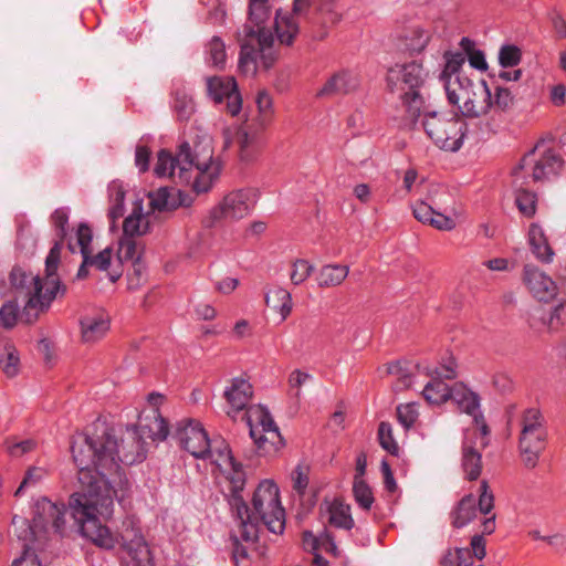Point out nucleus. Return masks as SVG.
<instances>
[{
	"mask_svg": "<svg viewBox=\"0 0 566 566\" xmlns=\"http://www.w3.org/2000/svg\"><path fill=\"white\" fill-rule=\"evenodd\" d=\"M61 258V244L54 243L45 260V277L28 273L21 266H14L9 275L11 286L20 290L29 297L25 308L44 310L55 298L60 287L56 275Z\"/></svg>",
	"mask_w": 566,
	"mask_h": 566,
	"instance_id": "5",
	"label": "nucleus"
},
{
	"mask_svg": "<svg viewBox=\"0 0 566 566\" xmlns=\"http://www.w3.org/2000/svg\"><path fill=\"white\" fill-rule=\"evenodd\" d=\"M378 441L380 447L392 455H398L399 446L394 438L392 427L389 422L381 421L378 426Z\"/></svg>",
	"mask_w": 566,
	"mask_h": 566,
	"instance_id": "47",
	"label": "nucleus"
},
{
	"mask_svg": "<svg viewBox=\"0 0 566 566\" xmlns=\"http://www.w3.org/2000/svg\"><path fill=\"white\" fill-rule=\"evenodd\" d=\"M465 61V56L463 53H447L446 54V66L443 70V74H457L460 67L463 65Z\"/></svg>",
	"mask_w": 566,
	"mask_h": 566,
	"instance_id": "63",
	"label": "nucleus"
},
{
	"mask_svg": "<svg viewBox=\"0 0 566 566\" xmlns=\"http://www.w3.org/2000/svg\"><path fill=\"white\" fill-rule=\"evenodd\" d=\"M340 17L333 0L324 1L311 18L312 24L318 27V30L314 31L313 36L317 40L325 39L327 30L338 23Z\"/></svg>",
	"mask_w": 566,
	"mask_h": 566,
	"instance_id": "23",
	"label": "nucleus"
},
{
	"mask_svg": "<svg viewBox=\"0 0 566 566\" xmlns=\"http://www.w3.org/2000/svg\"><path fill=\"white\" fill-rule=\"evenodd\" d=\"M272 45L269 46H262L261 44L254 43V50H255V65L258 66V59L260 57V63L264 70H269L272 67L275 61L274 53L272 52Z\"/></svg>",
	"mask_w": 566,
	"mask_h": 566,
	"instance_id": "60",
	"label": "nucleus"
},
{
	"mask_svg": "<svg viewBox=\"0 0 566 566\" xmlns=\"http://www.w3.org/2000/svg\"><path fill=\"white\" fill-rule=\"evenodd\" d=\"M3 356L0 357L2 370L8 377H14L19 373L20 357L12 344H6Z\"/></svg>",
	"mask_w": 566,
	"mask_h": 566,
	"instance_id": "45",
	"label": "nucleus"
},
{
	"mask_svg": "<svg viewBox=\"0 0 566 566\" xmlns=\"http://www.w3.org/2000/svg\"><path fill=\"white\" fill-rule=\"evenodd\" d=\"M258 115L252 119L259 123L261 128H268L273 119V101L270 94L261 91L256 96Z\"/></svg>",
	"mask_w": 566,
	"mask_h": 566,
	"instance_id": "38",
	"label": "nucleus"
},
{
	"mask_svg": "<svg viewBox=\"0 0 566 566\" xmlns=\"http://www.w3.org/2000/svg\"><path fill=\"white\" fill-rule=\"evenodd\" d=\"M418 418V410L416 403L399 405L397 407V419L405 429L413 426Z\"/></svg>",
	"mask_w": 566,
	"mask_h": 566,
	"instance_id": "54",
	"label": "nucleus"
},
{
	"mask_svg": "<svg viewBox=\"0 0 566 566\" xmlns=\"http://www.w3.org/2000/svg\"><path fill=\"white\" fill-rule=\"evenodd\" d=\"M148 231V219L143 213L133 212L123 223V237L134 238Z\"/></svg>",
	"mask_w": 566,
	"mask_h": 566,
	"instance_id": "41",
	"label": "nucleus"
},
{
	"mask_svg": "<svg viewBox=\"0 0 566 566\" xmlns=\"http://www.w3.org/2000/svg\"><path fill=\"white\" fill-rule=\"evenodd\" d=\"M35 549V546L24 544L22 556L15 559L12 566H41Z\"/></svg>",
	"mask_w": 566,
	"mask_h": 566,
	"instance_id": "61",
	"label": "nucleus"
},
{
	"mask_svg": "<svg viewBox=\"0 0 566 566\" xmlns=\"http://www.w3.org/2000/svg\"><path fill=\"white\" fill-rule=\"evenodd\" d=\"M353 493L355 501L363 510H370L374 503V495L370 486L359 476L354 478Z\"/></svg>",
	"mask_w": 566,
	"mask_h": 566,
	"instance_id": "42",
	"label": "nucleus"
},
{
	"mask_svg": "<svg viewBox=\"0 0 566 566\" xmlns=\"http://www.w3.org/2000/svg\"><path fill=\"white\" fill-rule=\"evenodd\" d=\"M265 304L280 313L284 321L292 312V296L281 286H272L265 292Z\"/></svg>",
	"mask_w": 566,
	"mask_h": 566,
	"instance_id": "31",
	"label": "nucleus"
},
{
	"mask_svg": "<svg viewBox=\"0 0 566 566\" xmlns=\"http://www.w3.org/2000/svg\"><path fill=\"white\" fill-rule=\"evenodd\" d=\"M208 63L222 69L226 64V44L219 36H212L207 44Z\"/></svg>",
	"mask_w": 566,
	"mask_h": 566,
	"instance_id": "43",
	"label": "nucleus"
},
{
	"mask_svg": "<svg viewBox=\"0 0 566 566\" xmlns=\"http://www.w3.org/2000/svg\"><path fill=\"white\" fill-rule=\"evenodd\" d=\"M207 91L216 104L226 103L227 112L235 116L242 108V97L232 76H212L207 78Z\"/></svg>",
	"mask_w": 566,
	"mask_h": 566,
	"instance_id": "13",
	"label": "nucleus"
},
{
	"mask_svg": "<svg viewBox=\"0 0 566 566\" xmlns=\"http://www.w3.org/2000/svg\"><path fill=\"white\" fill-rule=\"evenodd\" d=\"M521 432L527 433H539L547 432L544 424V417L541 411L536 408H530L524 410L521 418Z\"/></svg>",
	"mask_w": 566,
	"mask_h": 566,
	"instance_id": "40",
	"label": "nucleus"
},
{
	"mask_svg": "<svg viewBox=\"0 0 566 566\" xmlns=\"http://www.w3.org/2000/svg\"><path fill=\"white\" fill-rule=\"evenodd\" d=\"M450 214H453V212L437 211L428 224L441 231H450L455 228V221Z\"/></svg>",
	"mask_w": 566,
	"mask_h": 566,
	"instance_id": "59",
	"label": "nucleus"
},
{
	"mask_svg": "<svg viewBox=\"0 0 566 566\" xmlns=\"http://www.w3.org/2000/svg\"><path fill=\"white\" fill-rule=\"evenodd\" d=\"M51 220L57 237V240L54 243H60L62 248L63 241L67 234L69 210L65 208L54 210L51 216Z\"/></svg>",
	"mask_w": 566,
	"mask_h": 566,
	"instance_id": "48",
	"label": "nucleus"
},
{
	"mask_svg": "<svg viewBox=\"0 0 566 566\" xmlns=\"http://www.w3.org/2000/svg\"><path fill=\"white\" fill-rule=\"evenodd\" d=\"M172 438L195 458L206 459L207 455L213 454V449L206 430L196 420L184 419L177 422Z\"/></svg>",
	"mask_w": 566,
	"mask_h": 566,
	"instance_id": "11",
	"label": "nucleus"
},
{
	"mask_svg": "<svg viewBox=\"0 0 566 566\" xmlns=\"http://www.w3.org/2000/svg\"><path fill=\"white\" fill-rule=\"evenodd\" d=\"M513 104V95L510 92V90L496 86L495 87V94H494V101L493 106L505 111Z\"/></svg>",
	"mask_w": 566,
	"mask_h": 566,
	"instance_id": "64",
	"label": "nucleus"
},
{
	"mask_svg": "<svg viewBox=\"0 0 566 566\" xmlns=\"http://www.w3.org/2000/svg\"><path fill=\"white\" fill-rule=\"evenodd\" d=\"M175 189L161 187L158 190L149 193L150 207L153 210L170 211L176 209L179 203L177 202L174 192Z\"/></svg>",
	"mask_w": 566,
	"mask_h": 566,
	"instance_id": "37",
	"label": "nucleus"
},
{
	"mask_svg": "<svg viewBox=\"0 0 566 566\" xmlns=\"http://www.w3.org/2000/svg\"><path fill=\"white\" fill-rule=\"evenodd\" d=\"M253 396L252 385L240 377L233 378L231 385L224 390L223 397L227 400V415L234 418L235 415L249 406Z\"/></svg>",
	"mask_w": 566,
	"mask_h": 566,
	"instance_id": "18",
	"label": "nucleus"
},
{
	"mask_svg": "<svg viewBox=\"0 0 566 566\" xmlns=\"http://www.w3.org/2000/svg\"><path fill=\"white\" fill-rule=\"evenodd\" d=\"M426 77V70L422 64L416 61L396 64L387 72L388 88L392 93H400L401 105L405 111V126L415 125L424 108L421 87Z\"/></svg>",
	"mask_w": 566,
	"mask_h": 566,
	"instance_id": "6",
	"label": "nucleus"
},
{
	"mask_svg": "<svg viewBox=\"0 0 566 566\" xmlns=\"http://www.w3.org/2000/svg\"><path fill=\"white\" fill-rule=\"evenodd\" d=\"M213 454L207 455L220 470H227L228 465H234L235 459L233 458L229 444L222 438H214L210 440Z\"/></svg>",
	"mask_w": 566,
	"mask_h": 566,
	"instance_id": "36",
	"label": "nucleus"
},
{
	"mask_svg": "<svg viewBox=\"0 0 566 566\" xmlns=\"http://www.w3.org/2000/svg\"><path fill=\"white\" fill-rule=\"evenodd\" d=\"M142 253L143 245L137 242L135 238H120L117 251V258L119 262L135 261V263H137L140 260Z\"/></svg>",
	"mask_w": 566,
	"mask_h": 566,
	"instance_id": "39",
	"label": "nucleus"
},
{
	"mask_svg": "<svg viewBox=\"0 0 566 566\" xmlns=\"http://www.w3.org/2000/svg\"><path fill=\"white\" fill-rule=\"evenodd\" d=\"M292 488L300 495L303 496L306 492L310 482V469L306 465L298 464L291 474Z\"/></svg>",
	"mask_w": 566,
	"mask_h": 566,
	"instance_id": "50",
	"label": "nucleus"
},
{
	"mask_svg": "<svg viewBox=\"0 0 566 566\" xmlns=\"http://www.w3.org/2000/svg\"><path fill=\"white\" fill-rule=\"evenodd\" d=\"M348 273L347 265L327 264L319 269L316 281L319 287H334L340 285Z\"/></svg>",
	"mask_w": 566,
	"mask_h": 566,
	"instance_id": "32",
	"label": "nucleus"
},
{
	"mask_svg": "<svg viewBox=\"0 0 566 566\" xmlns=\"http://www.w3.org/2000/svg\"><path fill=\"white\" fill-rule=\"evenodd\" d=\"M123 546L128 555L138 564L149 560L150 552L144 537L140 534H135L133 538L128 539L127 535H122Z\"/></svg>",
	"mask_w": 566,
	"mask_h": 566,
	"instance_id": "35",
	"label": "nucleus"
},
{
	"mask_svg": "<svg viewBox=\"0 0 566 566\" xmlns=\"http://www.w3.org/2000/svg\"><path fill=\"white\" fill-rule=\"evenodd\" d=\"M252 509L233 515L238 521L239 536L247 543L259 538V527L263 524L271 533L282 534L285 528V510L281 504L279 486L271 480L260 482L251 500Z\"/></svg>",
	"mask_w": 566,
	"mask_h": 566,
	"instance_id": "4",
	"label": "nucleus"
},
{
	"mask_svg": "<svg viewBox=\"0 0 566 566\" xmlns=\"http://www.w3.org/2000/svg\"><path fill=\"white\" fill-rule=\"evenodd\" d=\"M476 501L472 493L464 495L450 513L451 525L462 528L476 517Z\"/></svg>",
	"mask_w": 566,
	"mask_h": 566,
	"instance_id": "26",
	"label": "nucleus"
},
{
	"mask_svg": "<svg viewBox=\"0 0 566 566\" xmlns=\"http://www.w3.org/2000/svg\"><path fill=\"white\" fill-rule=\"evenodd\" d=\"M428 375H436L437 378L440 379H454L457 378V363L454 358L450 357L444 364L440 367H434L433 369H428Z\"/></svg>",
	"mask_w": 566,
	"mask_h": 566,
	"instance_id": "58",
	"label": "nucleus"
},
{
	"mask_svg": "<svg viewBox=\"0 0 566 566\" xmlns=\"http://www.w3.org/2000/svg\"><path fill=\"white\" fill-rule=\"evenodd\" d=\"M157 177L178 178L188 184L193 177L192 188L197 193L207 192L218 180L221 165L213 159V148L209 138L184 142L177 156L161 149L154 169Z\"/></svg>",
	"mask_w": 566,
	"mask_h": 566,
	"instance_id": "2",
	"label": "nucleus"
},
{
	"mask_svg": "<svg viewBox=\"0 0 566 566\" xmlns=\"http://www.w3.org/2000/svg\"><path fill=\"white\" fill-rule=\"evenodd\" d=\"M244 417L250 429V437L258 450L264 455H273L284 446L279 428L269 410L262 406H251Z\"/></svg>",
	"mask_w": 566,
	"mask_h": 566,
	"instance_id": "9",
	"label": "nucleus"
},
{
	"mask_svg": "<svg viewBox=\"0 0 566 566\" xmlns=\"http://www.w3.org/2000/svg\"><path fill=\"white\" fill-rule=\"evenodd\" d=\"M450 400H452L461 411L472 417L480 412L479 395L469 389L462 382H457L452 386Z\"/></svg>",
	"mask_w": 566,
	"mask_h": 566,
	"instance_id": "27",
	"label": "nucleus"
},
{
	"mask_svg": "<svg viewBox=\"0 0 566 566\" xmlns=\"http://www.w3.org/2000/svg\"><path fill=\"white\" fill-rule=\"evenodd\" d=\"M358 81L356 76L348 72H338L334 74L319 90L318 96H333L339 94H348L356 90Z\"/></svg>",
	"mask_w": 566,
	"mask_h": 566,
	"instance_id": "25",
	"label": "nucleus"
},
{
	"mask_svg": "<svg viewBox=\"0 0 566 566\" xmlns=\"http://www.w3.org/2000/svg\"><path fill=\"white\" fill-rule=\"evenodd\" d=\"M522 282L530 294L539 302L548 303L558 293L555 281L535 264L527 263L523 266Z\"/></svg>",
	"mask_w": 566,
	"mask_h": 566,
	"instance_id": "14",
	"label": "nucleus"
},
{
	"mask_svg": "<svg viewBox=\"0 0 566 566\" xmlns=\"http://www.w3.org/2000/svg\"><path fill=\"white\" fill-rule=\"evenodd\" d=\"M530 164V156L523 157L520 164L512 170L513 188L515 191V202L518 210L526 217H532L536 210V195L527 190L528 179L524 175L526 166Z\"/></svg>",
	"mask_w": 566,
	"mask_h": 566,
	"instance_id": "17",
	"label": "nucleus"
},
{
	"mask_svg": "<svg viewBox=\"0 0 566 566\" xmlns=\"http://www.w3.org/2000/svg\"><path fill=\"white\" fill-rule=\"evenodd\" d=\"M547 432L527 433L521 432L518 439V449L522 461L527 469H534L545 450Z\"/></svg>",
	"mask_w": 566,
	"mask_h": 566,
	"instance_id": "20",
	"label": "nucleus"
},
{
	"mask_svg": "<svg viewBox=\"0 0 566 566\" xmlns=\"http://www.w3.org/2000/svg\"><path fill=\"white\" fill-rule=\"evenodd\" d=\"M19 305L15 301L10 300L2 304L0 308V323L4 328L15 326L19 317Z\"/></svg>",
	"mask_w": 566,
	"mask_h": 566,
	"instance_id": "51",
	"label": "nucleus"
},
{
	"mask_svg": "<svg viewBox=\"0 0 566 566\" xmlns=\"http://www.w3.org/2000/svg\"><path fill=\"white\" fill-rule=\"evenodd\" d=\"M450 104L458 107L460 117L480 118L493 107L492 93L484 80L474 83L468 76L457 74L446 83Z\"/></svg>",
	"mask_w": 566,
	"mask_h": 566,
	"instance_id": "7",
	"label": "nucleus"
},
{
	"mask_svg": "<svg viewBox=\"0 0 566 566\" xmlns=\"http://www.w3.org/2000/svg\"><path fill=\"white\" fill-rule=\"evenodd\" d=\"M256 192L240 189L228 193L220 203V213L224 219L238 220L247 217L256 203Z\"/></svg>",
	"mask_w": 566,
	"mask_h": 566,
	"instance_id": "16",
	"label": "nucleus"
},
{
	"mask_svg": "<svg viewBox=\"0 0 566 566\" xmlns=\"http://www.w3.org/2000/svg\"><path fill=\"white\" fill-rule=\"evenodd\" d=\"M422 112L421 125L433 144L446 151H458L468 133L465 120L454 112Z\"/></svg>",
	"mask_w": 566,
	"mask_h": 566,
	"instance_id": "8",
	"label": "nucleus"
},
{
	"mask_svg": "<svg viewBox=\"0 0 566 566\" xmlns=\"http://www.w3.org/2000/svg\"><path fill=\"white\" fill-rule=\"evenodd\" d=\"M45 475H46V471L43 468H38V467L30 468L27 471L20 486L15 491V493H14L15 496L20 495L25 488L32 486V485H35L36 483H39L41 480L44 479Z\"/></svg>",
	"mask_w": 566,
	"mask_h": 566,
	"instance_id": "57",
	"label": "nucleus"
},
{
	"mask_svg": "<svg viewBox=\"0 0 566 566\" xmlns=\"http://www.w3.org/2000/svg\"><path fill=\"white\" fill-rule=\"evenodd\" d=\"M113 250L105 248L97 254L92 255V252L83 256L82 264L77 271L78 279H85L88 275L87 268H95L98 271L107 272V276L111 282L115 283L122 276V270L108 271L111 266Z\"/></svg>",
	"mask_w": 566,
	"mask_h": 566,
	"instance_id": "22",
	"label": "nucleus"
},
{
	"mask_svg": "<svg viewBox=\"0 0 566 566\" xmlns=\"http://www.w3.org/2000/svg\"><path fill=\"white\" fill-rule=\"evenodd\" d=\"M66 507L64 504L53 503L46 497L36 501L34 505V516L30 531L38 542V535L50 533L63 536L66 526Z\"/></svg>",
	"mask_w": 566,
	"mask_h": 566,
	"instance_id": "10",
	"label": "nucleus"
},
{
	"mask_svg": "<svg viewBox=\"0 0 566 566\" xmlns=\"http://www.w3.org/2000/svg\"><path fill=\"white\" fill-rule=\"evenodd\" d=\"M478 493L479 500L476 509L480 513L489 515L494 509V494L490 490V485L486 480H482L480 482Z\"/></svg>",
	"mask_w": 566,
	"mask_h": 566,
	"instance_id": "49",
	"label": "nucleus"
},
{
	"mask_svg": "<svg viewBox=\"0 0 566 566\" xmlns=\"http://www.w3.org/2000/svg\"><path fill=\"white\" fill-rule=\"evenodd\" d=\"M430 377L432 378L431 381L422 390L426 401L431 405H441L450 400L452 387H449L443 379L437 378L436 375Z\"/></svg>",
	"mask_w": 566,
	"mask_h": 566,
	"instance_id": "33",
	"label": "nucleus"
},
{
	"mask_svg": "<svg viewBox=\"0 0 566 566\" xmlns=\"http://www.w3.org/2000/svg\"><path fill=\"white\" fill-rule=\"evenodd\" d=\"M434 212L436 210H433L428 201H417L412 207L413 217L422 223H429Z\"/></svg>",
	"mask_w": 566,
	"mask_h": 566,
	"instance_id": "62",
	"label": "nucleus"
},
{
	"mask_svg": "<svg viewBox=\"0 0 566 566\" xmlns=\"http://www.w3.org/2000/svg\"><path fill=\"white\" fill-rule=\"evenodd\" d=\"M174 109L179 120H188L195 113V103L185 92L177 91L174 97Z\"/></svg>",
	"mask_w": 566,
	"mask_h": 566,
	"instance_id": "46",
	"label": "nucleus"
},
{
	"mask_svg": "<svg viewBox=\"0 0 566 566\" xmlns=\"http://www.w3.org/2000/svg\"><path fill=\"white\" fill-rule=\"evenodd\" d=\"M461 465L467 480L474 481L480 476L482 471V455L468 440H465L462 446Z\"/></svg>",
	"mask_w": 566,
	"mask_h": 566,
	"instance_id": "30",
	"label": "nucleus"
},
{
	"mask_svg": "<svg viewBox=\"0 0 566 566\" xmlns=\"http://www.w3.org/2000/svg\"><path fill=\"white\" fill-rule=\"evenodd\" d=\"M327 521L328 524L336 528L352 530L355 522L350 514V506L345 504L342 500L335 499L327 504Z\"/></svg>",
	"mask_w": 566,
	"mask_h": 566,
	"instance_id": "29",
	"label": "nucleus"
},
{
	"mask_svg": "<svg viewBox=\"0 0 566 566\" xmlns=\"http://www.w3.org/2000/svg\"><path fill=\"white\" fill-rule=\"evenodd\" d=\"M522 53L516 45H503L499 53V62L503 67H513L521 62Z\"/></svg>",
	"mask_w": 566,
	"mask_h": 566,
	"instance_id": "53",
	"label": "nucleus"
},
{
	"mask_svg": "<svg viewBox=\"0 0 566 566\" xmlns=\"http://www.w3.org/2000/svg\"><path fill=\"white\" fill-rule=\"evenodd\" d=\"M528 243L533 254L539 262L548 264L553 261L554 251L539 226H531L528 231Z\"/></svg>",
	"mask_w": 566,
	"mask_h": 566,
	"instance_id": "28",
	"label": "nucleus"
},
{
	"mask_svg": "<svg viewBox=\"0 0 566 566\" xmlns=\"http://www.w3.org/2000/svg\"><path fill=\"white\" fill-rule=\"evenodd\" d=\"M107 436H111L115 441L112 449L115 453L114 458L115 463L118 465V471H120L119 463L132 465L136 462H142L146 458L144 442L136 427H127L119 441L114 429H107ZM113 475H117L119 482H123L119 472L113 473Z\"/></svg>",
	"mask_w": 566,
	"mask_h": 566,
	"instance_id": "12",
	"label": "nucleus"
},
{
	"mask_svg": "<svg viewBox=\"0 0 566 566\" xmlns=\"http://www.w3.org/2000/svg\"><path fill=\"white\" fill-rule=\"evenodd\" d=\"M82 339L94 343L105 336L109 329V316L103 311H93L80 319Z\"/></svg>",
	"mask_w": 566,
	"mask_h": 566,
	"instance_id": "21",
	"label": "nucleus"
},
{
	"mask_svg": "<svg viewBox=\"0 0 566 566\" xmlns=\"http://www.w3.org/2000/svg\"><path fill=\"white\" fill-rule=\"evenodd\" d=\"M114 444L115 441L107 436V429L96 437L77 433L71 443L73 460L78 468L81 491L71 495L69 507L81 534L105 549L114 548L118 542L101 521L112 516L114 499L118 497L109 480L113 473L118 472L112 449Z\"/></svg>",
	"mask_w": 566,
	"mask_h": 566,
	"instance_id": "1",
	"label": "nucleus"
},
{
	"mask_svg": "<svg viewBox=\"0 0 566 566\" xmlns=\"http://www.w3.org/2000/svg\"><path fill=\"white\" fill-rule=\"evenodd\" d=\"M227 479L230 482V493L228 496V502L232 512V515H240L247 513V503L242 496V491L245 485V472L242 469V464L234 461V465H228L227 470Z\"/></svg>",
	"mask_w": 566,
	"mask_h": 566,
	"instance_id": "19",
	"label": "nucleus"
},
{
	"mask_svg": "<svg viewBox=\"0 0 566 566\" xmlns=\"http://www.w3.org/2000/svg\"><path fill=\"white\" fill-rule=\"evenodd\" d=\"M93 239L92 229L86 223H80L76 231V241L82 256L92 252L91 242Z\"/></svg>",
	"mask_w": 566,
	"mask_h": 566,
	"instance_id": "56",
	"label": "nucleus"
},
{
	"mask_svg": "<svg viewBox=\"0 0 566 566\" xmlns=\"http://www.w3.org/2000/svg\"><path fill=\"white\" fill-rule=\"evenodd\" d=\"M266 128H261L259 123L250 120L238 132V144L242 160H249L260 143V136Z\"/></svg>",
	"mask_w": 566,
	"mask_h": 566,
	"instance_id": "24",
	"label": "nucleus"
},
{
	"mask_svg": "<svg viewBox=\"0 0 566 566\" xmlns=\"http://www.w3.org/2000/svg\"><path fill=\"white\" fill-rule=\"evenodd\" d=\"M268 2L269 0H250L248 22L237 34L241 46L239 69L244 74H255L254 43L265 48L273 44L272 28H274L279 41L287 45L293 42L298 32V25L293 17H282L280 11L276 12L273 24L269 27L270 9Z\"/></svg>",
	"mask_w": 566,
	"mask_h": 566,
	"instance_id": "3",
	"label": "nucleus"
},
{
	"mask_svg": "<svg viewBox=\"0 0 566 566\" xmlns=\"http://www.w3.org/2000/svg\"><path fill=\"white\" fill-rule=\"evenodd\" d=\"M314 266L304 259H298L292 264L290 279L293 284L300 285L312 274Z\"/></svg>",
	"mask_w": 566,
	"mask_h": 566,
	"instance_id": "52",
	"label": "nucleus"
},
{
	"mask_svg": "<svg viewBox=\"0 0 566 566\" xmlns=\"http://www.w3.org/2000/svg\"><path fill=\"white\" fill-rule=\"evenodd\" d=\"M154 421L148 426L149 437L153 440L164 441L169 433L166 420L155 410Z\"/></svg>",
	"mask_w": 566,
	"mask_h": 566,
	"instance_id": "55",
	"label": "nucleus"
},
{
	"mask_svg": "<svg viewBox=\"0 0 566 566\" xmlns=\"http://www.w3.org/2000/svg\"><path fill=\"white\" fill-rule=\"evenodd\" d=\"M542 144L543 140L538 142L535 147L524 156H530V164L526 166L524 175L527 176V179L531 178L535 182L546 180L551 176L557 175L563 167V159L552 149L545 150L538 159L534 158L536 149H538Z\"/></svg>",
	"mask_w": 566,
	"mask_h": 566,
	"instance_id": "15",
	"label": "nucleus"
},
{
	"mask_svg": "<svg viewBox=\"0 0 566 566\" xmlns=\"http://www.w3.org/2000/svg\"><path fill=\"white\" fill-rule=\"evenodd\" d=\"M427 201L433 210L443 212H453L457 214L455 202L447 188L442 186H431L428 191Z\"/></svg>",
	"mask_w": 566,
	"mask_h": 566,
	"instance_id": "34",
	"label": "nucleus"
},
{
	"mask_svg": "<svg viewBox=\"0 0 566 566\" xmlns=\"http://www.w3.org/2000/svg\"><path fill=\"white\" fill-rule=\"evenodd\" d=\"M460 46L467 54L469 63L472 67L480 71H485L488 69L484 53L481 50L475 49V43L472 40L469 38H462L460 41Z\"/></svg>",
	"mask_w": 566,
	"mask_h": 566,
	"instance_id": "44",
	"label": "nucleus"
}]
</instances>
